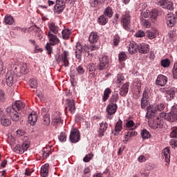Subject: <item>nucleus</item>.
Segmentation results:
<instances>
[{
  "instance_id": "nucleus-4",
  "label": "nucleus",
  "mask_w": 177,
  "mask_h": 177,
  "mask_svg": "<svg viewBox=\"0 0 177 177\" xmlns=\"http://www.w3.org/2000/svg\"><path fill=\"white\" fill-rule=\"evenodd\" d=\"M121 24L124 30H129L131 26V14L129 11H125L121 17Z\"/></svg>"
},
{
  "instance_id": "nucleus-23",
  "label": "nucleus",
  "mask_w": 177,
  "mask_h": 177,
  "mask_svg": "<svg viewBox=\"0 0 177 177\" xmlns=\"http://www.w3.org/2000/svg\"><path fill=\"white\" fill-rule=\"evenodd\" d=\"M157 113V109L156 106H148L147 107L146 118L149 119L150 117H153Z\"/></svg>"
},
{
  "instance_id": "nucleus-14",
  "label": "nucleus",
  "mask_w": 177,
  "mask_h": 177,
  "mask_svg": "<svg viewBox=\"0 0 177 177\" xmlns=\"http://www.w3.org/2000/svg\"><path fill=\"white\" fill-rule=\"evenodd\" d=\"M57 3L54 6V12L55 13H57V15H60L66 8V3L61 0H57Z\"/></svg>"
},
{
  "instance_id": "nucleus-9",
  "label": "nucleus",
  "mask_w": 177,
  "mask_h": 177,
  "mask_svg": "<svg viewBox=\"0 0 177 177\" xmlns=\"http://www.w3.org/2000/svg\"><path fill=\"white\" fill-rule=\"evenodd\" d=\"M6 111L8 114H10V116L11 117V120H12V121H15L16 122L21 120V113H18L19 111H16L10 108H6Z\"/></svg>"
},
{
  "instance_id": "nucleus-20",
  "label": "nucleus",
  "mask_w": 177,
  "mask_h": 177,
  "mask_svg": "<svg viewBox=\"0 0 177 177\" xmlns=\"http://www.w3.org/2000/svg\"><path fill=\"white\" fill-rule=\"evenodd\" d=\"M149 50H150V46L147 44H138V52L142 55H146V53H149Z\"/></svg>"
},
{
  "instance_id": "nucleus-33",
  "label": "nucleus",
  "mask_w": 177,
  "mask_h": 177,
  "mask_svg": "<svg viewBox=\"0 0 177 177\" xmlns=\"http://www.w3.org/2000/svg\"><path fill=\"white\" fill-rule=\"evenodd\" d=\"M48 28L50 32H53L54 34H57V32H59V30H60V28L53 22L48 25Z\"/></svg>"
},
{
  "instance_id": "nucleus-49",
  "label": "nucleus",
  "mask_w": 177,
  "mask_h": 177,
  "mask_svg": "<svg viewBox=\"0 0 177 177\" xmlns=\"http://www.w3.org/2000/svg\"><path fill=\"white\" fill-rule=\"evenodd\" d=\"M154 32H151L150 30L147 31V35L149 39H154L156 38V31H157V29L153 30Z\"/></svg>"
},
{
  "instance_id": "nucleus-7",
  "label": "nucleus",
  "mask_w": 177,
  "mask_h": 177,
  "mask_svg": "<svg viewBox=\"0 0 177 177\" xmlns=\"http://www.w3.org/2000/svg\"><path fill=\"white\" fill-rule=\"evenodd\" d=\"M156 5L162 9H167V10H174V3L169 0H158Z\"/></svg>"
},
{
  "instance_id": "nucleus-29",
  "label": "nucleus",
  "mask_w": 177,
  "mask_h": 177,
  "mask_svg": "<svg viewBox=\"0 0 177 177\" xmlns=\"http://www.w3.org/2000/svg\"><path fill=\"white\" fill-rule=\"evenodd\" d=\"M128 50L130 55H135V53H136V52L138 50V45L136 44L131 43L129 45Z\"/></svg>"
},
{
  "instance_id": "nucleus-39",
  "label": "nucleus",
  "mask_w": 177,
  "mask_h": 177,
  "mask_svg": "<svg viewBox=\"0 0 177 177\" xmlns=\"http://www.w3.org/2000/svg\"><path fill=\"white\" fill-rule=\"evenodd\" d=\"M24 139L25 142H24L21 145L22 148H24V151H27V150H28V148L30 147V143L28 142V137L24 136Z\"/></svg>"
},
{
  "instance_id": "nucleus-22",
  "label": "nucleus",
  "mask_w": 177,
  "mask_h": 177,
  "mask_svg": "<svg viewBox=\"0 0 177 177\" xmlns=\"http://www.w3.org/2000/svg\"><path fill=\"white\" fill-rule=\"evenodd\" d=\"M82 45L80 43H77L76 44V50H75V57L78 59V60H82Z\"/></svg>"
},
{
  "instance_id": "nucleus-17",
  "label": "nucleus",
  "mask_w": 177,
  "mask_h": 177,
  "mask_svg": "<svg viewBox=\"0 0 177 177\" xmlns=\"http://www.w3.org/2000/svg\"><path fill=\"white\" fill-rule=\"evenodd\" d=\"M168 82V77L164 75H158L156 80V84L159 86H165Z\"/></svg>"
},
{
  "instance_id": "nucleus-19",
  "label": "nucleus",
  "mask_w": 177,
  "mask_h": 177,
  "mask_svg": "<svg viewBox=\"0 0 177 177\" xmlns=\"http://www.w3.org/2000/svg\"><path fill=\"white\" fill-rule=\"evenodd\" d=\"M147 102H149V93L147 91H145L141 99V109H142V110H145L146 107H147Z\"/></svg>"
},
{
  "instance_id": "nucleus-44",
  "label": "nucleus",
  "mask_w": 177,
  "mask_h": 177,
  "mask_svg": "<svg viewBox=\"0 0 177 177\" xmlns=\"http://www.w3.org/2000/svg\"><path fill=\"white\" fill-rule=\"evenodd\" d=\"M118 93H115L112 95V96L109 99L110 104H115L116 102H118Z\"/></svg>"
},
{
  "instance_id": "nucleus-10",
  "label": "nucleus",
  "mask_w": 177,
  "mask_h": 177,
  "mask_svg": "<svg viewBox=\"0 0 177 177\" xmlns=\"http://www.w3.org/2000/svg\"><path fill=\"white\" fill-rule=\"evenodd\" d=\"M81 139V136L80 135V131L77 129H73L71 131L69 136V140L71 143H78Z\"/></svg>"
},
{
  "instance_id": "nucleus-13",
  "label": "nucleus",
  "mask_w": 177,
  "mask_h": 177,
  "mask_svg": "<svg viewBox=\"0 0 177 177\" xmlns=\"http://www.w3.org/2000/svg\"><path fill=\"white\" fill-rule=\"evenodd\" d=\"M66 102L65 110L70 111L71 114H74L75 113V102H74V100L66 99Z\"/></svg>"
},
{
  "instance_id": "nucleus-57",
  "label": "nucleus",
  "mask_w": 177,
  "mask_h": 177,
  "mask_svg": "<svg viewBox=\"0 0 177 177\" xmlns=\"http://www.w3.org/2000/svg\"><path fill=\"white\" fill-rule=\"evenodd\" d=\"M119 57V62H124L125 59H127V54H125V52L122 51L119 53L118 55Z\"/></svg>"
},
{
  "instance_id": "nucleus-58",
  "label": "nucleus",
  "mask_w": 177,
  "mask_h": 177,
  "mask_svg": "<svg viewBox=\"0 0 177 177\" xmlns=\"http://www.w3.org/2000/svg\"><path fill=\"white\" fill-rule=\"evenodd\" d=\"M177 136V127L171 128V132L170 133V138H176Z\"/></svg>"
},
{
  "instance_id": "nucleus-43",
  "label": "nucleus",
  "mask_w": 177,
  "mask_h": 177,
  "mask_svg": "<svg viewBox=\"0 0 177 177\" xmlns=\"http://www.w3.org/2000/svg\"><path fill=\"white\" fill-rule=\"evenodd\" d=\"M1 124L3 125V127H9L10 124H12V122L10 120L9 118H6V116H3L1 119Z\"/></svg>"
},
{
  "instance_id": "nucleus-6",
  "label": "nucleus",
  "mask_w": 177,
  "mask_h": 177,
  "mask_svg": "<svg viewBox=\"0 0 177 177\" xmlns=\"http://www.w3.org/2000/svg\"><path fill=\"white\" fill-rule=\"evenodd\" d=\"M156 5L162 9H167V10H174V3L169 0H158Z\"/></svg>"
},
{
  "instance_id": "nucleus-18",
  "label": "nucleus",
  "mask_w": 177,
  "mask_h": 177,
  "mask_svg": "<svg viewBox=\"0 0 177 177\" xmlns=\"http://www.w3.org/2000/svg\"><path fill=\"white\" fill-rule=\"evenodd\" d=\"M24 107H26V104L21 101L17 100L15 101V103L12 104V106H8L7 109H12V110H15V111H20V110H23Z\"/></svg>"
},
{
  "instance_id": "nucleus-60",
  "label": "nucleus",
  "mask_w": 177,
  "mask_h": 177,
  "mask_svg": "<svg viewBox=\"0 0 177 177\" xmlns=\"http://www.w3.org/2000/svg\"><path fill=\"white\" fill-rule=\"evenodd\" d=\"M93 158V155L92 154H87L86 156L83 158L84 162H89Z\"/></svg>"
},
{
  "instance_id": "nucleus-36",
  "label": "nucleus",
  "mask_w": 177,
  "mask_h": 177,
  "mask_svg": "<svg viewBox=\"0 0 177 177\" xmlns=\"http://www.w3.org/2000/svg\"><path fill=\"white\" fill-rule=\"evenodd\" d=\"M100 129H101V132H100L99 136H104V132H106V131H107V127H109V124H107V122H102L100 124Z\"/></svg>"
},
{
  "instance_id": "nucleus-27",
  "label": "nucleus",
  "mask_w": 177,
  "mask_h": 177,
  "mask_svg": "<svg viewBox=\"0 0 177 177\" xmlns=\"http://www.w3.org/2000/svg\"><path fill=\"white\" fill-rule=\"evenodd\" d=\"M53 124V125H57V124H62L63 120H62V117H60L59 113H56L52 116Z\"/></svg>"
},
{
  "instance_id": "nucleus-21",
  "label": "nucleus",
  "mask_w": 177,
  "mask_h": 177,
  "mask_svg": "<svg viewBox=\"0 0 177 177\" xmlns=\"http://www.w3.org/2000/svg\"><path fill=\"white\" fill-rule=\"evenodd\" d=\"M118 107L117 104H109L106 106V113H108L109 115H113V114L117 113Z\"/></svg>"
},
{
  "instance_id": "nucleus-63",
  "label": "nucleus",
  "mask_w": 177,
  "mask_h": 177,
  "mask_svg": "<svg viewBox=\"0 0 177 177\" xmlns=\"http://www.w3.org/2000/svg\"><path fill=\"white\" fill-rule=\"evenodd\" d=\"M16 132H17V136L18 138H20V136H24V135H25L26 133V131L21 129L17 130Z\"/></svg>"
},
{
  "instance_id": "nucleus-12",
  "label": "nucleus",
  "mask_w": 177,
  "mask_h": 177,
  "mask_svg": "<svg viewBox=\"0 0 177 177\" xmlns=\"http://www.w3.org/2000/svg\"><path fill=\"white\" fill-rule=\"evenodd\" d=\"M176 15L175 14L170 12L167 14L166 17V23L168 27H174L176 24Z\"/></svg>"
},
{
  "instance_id": "nucleus-51",
  "label": "nucleus",
  "mask_w": 177,
  "mask_h": 177,
  "mask_svg": "<svg viewBox=\"0 0 177 177\" xmlns=\"http://www.w3.org/2000/svg\"><path fill=\"white\" fill-rule=\"evenodd\" d=\"M29 86L30 88L35 89L37 86H38V82H37V80L35 79H30L29 81Z\"/></svg>"
},
{
  "instance_id": "nucleus-45",
  "label": "nucleus",
  "mask_w": 177,
  "mask_h": 177,
  "mask_svg": "<svg viewBox=\"0 0 177 177\" xmlns=\"http://www.w3.org/2000/svg\"><path fill=\"white\" fill-rule=\"evenodd\" d=\"M160 64L162 67H164V68H167L169 67V66H171V61L169 60V59L166 58L161 60Z\"/></svg>"
},
{
  "instance_id": "nucleus-32",
  "label": "nucleus",
  "mask_w": 177,
  "mask_h": 177,
  "mask_svg": "<svg viewBox=\"0 0 177 177\" xmlns=\"http://www.w3.org/2000/svg\"><path fill=\"white\" fill-rule=\"evenodd\" d=\"M103 15L106 17H109V19H111L113 17V15H114V12H113V8H111V7L110 6H108L104 10Z\"/></svg>"
},
{
  "instance_id": "nucleus-52",
  "label": "nucleus",
  "mask_w": 177,
  "mask_h": 177,
  "mask_svg": "<svg viewBox=\"0 0 177 177\" xmlns=\"http://www.w3.org/2000/svg\"><path fill=\"white\" fill-rule=\"evenodd\" d=\"M58 139L59 142H66L67 140V136L66 135V133L61 132L58 136Z\"/></svg>"
},
{
  "instance_id": "nucleus-35",
  "label": "nucleus",
  "mask_w": 177,
  "mask_h": 177,
  "mask_svg": "<svg viewBox=\"0 0 177 177\" xmlns=\"http://www.w3.org/2000/svg\"><path fill=\"white\" fill-rule=\"evenodd\" d=\"M97 23H99L100 26H106V23H109V19L104 15H102L98 17Z\"/></svg>"
},
{
  "instance_id": "nucleus-15",
  "label": "nucleus",
  "mask_w": 177,
  "mask_h": 177,
  "mask_svg": "<svg viewBox=\"0 0 177 177\" xmlns=\"http://www.w3.org/2000/svg\"><path fill=\"white\" fill-rule=\"evenodd\" d=\"M47 37L48 38L50 45L55 46V45H59V44H60V39L57 38L56 35L50 32V31L48 32Z\"/></svg>"
},
{
  "instance_id": "nucleus-24",
  "label": "nucleus",
  "mask_w": 177,
  "mask_h": 177,
  "mask_svg": "<svg viewBox=\"0 0 177 177\" xmlns=\"http://www.w3.org/2000/svg\"><path fill=\"white\" fill-rule=\"evenodd\" d=\"M169 147L165 148L162 151V158L165 162L169 163L171 161V156L169 155Z\"/></svg>"
},
{
  "instance_id": "nucleus-34",
  "label": "nucleus",
  "mask_w": 177,
  "mask_h": 177,
  "mask_svg": "<svg viewBox=\"0 0 177 177\" xmlns=\"http://www.w3.org/2000/svg\"><path fill=\"white\" fill-rule=\"evenodd\" d=\"M28 67L27 66L26 63H22L20 64L19 74H23L24 75H26V74H28Z\"/></svg>"
},
{
  "instance_id": "nucleus-42",
  "label": "nucleus",
  "mask_w": 177,
  "mask_h": 177,
  "mask_svg": "<svg viewBox=\"0 0 177 177\" xmlns=\"http://www.w3.org/2000/svg\"><path fill=\"white\" fill-rule=\"evenodd\" d=\"M110 93H111V89L107 88L104 91V96L102 97V102H106L109 97H110Z\"/></svg>"
},
{
  "instance_id": "nucleus-59",
  "label": "nucleus",
  "mask_w": 177,
  "mask_h": 177,
  "mask_svg": "<svg viewBox=\"0 0 177 177\" xmlns=\"http://www.w3.org/2000/svg\"><path fill=\"white\" fill-rule=\"evenodd\" d=\"M119 44H120V36H118V35H116L113 37V45L115 46H118Z\"/></svg>"
},
{
  "instance_id": "nucleus-47",
  "label": "nucleus",
  "mask_w": 177,
  "mask_h": 177,
  "mask_svg": "<svg viewBox=\"0 0 177 177\" xmlns=\"http://www.w3.org/2000/svg\"><path fill=\"white\" fill-rule=\"evenodd\" d=\"M62 34L63 39H68V38H70V34H71V32L69 29H64L62 31Z\"/></svg>"
},
{
  "instance_id": "nucleus-62",
  "label": "nucleus",
  "mask_w": 177,
  "mask_h": 177,
  "mask_svg": "<svg viewBox=\"0 0 177 177\" xmlns=\"http://www.w3.org/2000/svg\"><path fill=\"white\" fill-rule=\"evenodd\" d=\"M145 31L143 30H138L135 35V36L137 37V38H142L145 37Z\"/></svg>"
},
{
  "instance_id": "nucleus-61",
  "label": "nucleus",
  "mask_w": 177,
  "mask_h": 177,
  "mask_svg": "<svg viewBox=\"0 0 177 177\" xmlns=\"http://www.w3.org/2000/svg\"><path fill=\"white\" fill-rule=\"evenodd\" d=\"M157 111H162L165 109V105L164 104H159L155 106Z\"/></svg>"
},
{
  "instance_id": "nucleus-5",
  "label": "nucleus",
  "mask_w": 177,
  "mask_h": 177,
  "mask_svg": "<svg viewBox=\"0 0 177 177\" xmlns=\"http://www.w3.org/2000/svg\"><path fill=\"white\" fill-rule=\"evenodd\" d=\"M149 126L153 129H157L163 128L164 121L158 118H150L148 122Z\"/></svg>"
},
{
  "instance_id": "nucleus-40",
  "label": "nucleus",
  "mask_w": 177,
  "mask_h": 177,
  "mask_svg": "<svg viewBox=\"0 0 177 177\" xmlns=\"http://www.w3.org/2000/svg\"><path fill=\"white\" fill-rule=\"evenodd\" d=\"M43 124L46 127H49V125H50V115L49 114H46L44 115Z\"/></svg>"
},
{
  "instance_id": "nucleus-53",
  "label": "nucleus",
  "mask_w": 177,
  "mask_h": 177,
  "mask_svg": "<svg viewBox=\"0 0 177 177\" xmlns=\"http://www.w3.org/2000/svg\"><path fill=\"white\" fill-rule=\"evenodd\" d=\"M76 71L79 75H82V74H85V69H84V66L82 65H80L76 67Z\"/></svg>"
},
{
  "instance_id": "nucleus-26",
  "label": "nucleus",
  "mask_w": 177,
  "mask_h": 177,
  "mask_svg": "<svg viewBox=\"0 0 177 177\" xmlns=\"http://www.w3.org/2000/svg\"><path fill=\"white\" fill-rule=\"evenodd\" d=\"M128 91H129V83L127 82L122 85L120 90V96L124 97V96L128 94Z\"/></svg>"
},
{
  "instance_id": "nucleus-2",
  "label": "nucleus",
  "mask_w": 177,
  "mask_h": 177,
  "mask_svg": "<svg viewBox=\"0 0 177 177\" xmlns=\"http://www.w3.org/2000/svg\"><path fill=\"white\" fill-rule=\"evenodd\" d=\"M109 67V57L102 55L99 58V62L97 65V70L99 71H106Z\"/></svg>"
},
{
  "instance_id": "nucleus-48",
  "label": "nucleus",
  "mask_w": 177,
  "mask_h": 177,
  "mask_svg": "<svg viewBox=\"0 0 177 177\" xmlns=\"http://www.w3.org/2000/svg\"><path fill=\"white\" fill-rule=\"evenodd\" d=\"M141 136L142 139H149L151 138V134H150V132L146 129H143L141 131Z\"/></svg>"
},
{
  "instance_id": "nucleus-30",
  "label": "nucleus",
  "mask_w": 177,
  "mask_h": 177,
  "mask_svg": "<svg viewBox=\"0 0 177 177\" xmlns=\"http://www.w3.org/2000/svg\"><path fill=\"white\" fill-rule=\"evenodd\" d=\"M126 128L127 129H129L130 131H135L137 127L135 125V122L133 120H126Z\"/></svg>"
},
{
  "instance_id": "nucleus-16",
  "label": "nucleus",
  "mask_w": 177,
  "mask_h": 177,
  "mask_svg": "<svg viewBox=\"0 0 177 177\" xmlns=\"http://www.w3.org/2000/svg\"><path fill=\"white\" fill-rule=\"evenodd\" d=\"M177 92V88L175 87L170 88L166 91L165 97L167 102H171L175 99V93Z\"/></svg>"
},
{
  "instance_id": "nucleus-25",
  "label": "nucleus",
  "mask_w": 177,
  "mask_h": 177,
  "mask_svg": "<svg viewBox=\"0 0 177 177\" xmlns=\"http://www.w3.org/2000/svg\"><path fill=\"white\" fill-rule=\"evenodd\" d=\"M40 174L41 177H47L49 175V165L48 163L41 166Z\"/></svg>"
},
{
  "instance_id": "nucleus-56",
  "label": "nucleus",
  "mask_w": 177,
  "mask_h": 177,
  "mask_svg": "<svg viewBox=\"0 0 177 177\" xmlns=\"http://www.w3.org/2000/svg\"><path fill=\"white\" fill-rule=\"evenodd\" d=\"M23 147L21 145H17L15 149L16 151H18L19 154H24V149H23Z\"/></svg>"
},
{
  "instance_id": "nucleus-55",
  "label": "nucleus",
  "mask_w": 177,
  "mask_h": 177,
  "mask_svg": "<svg viewBox=\"0 0 177 177\" xmlns=\"http://www.w3.org/2000/svg\"><path fill=\"white\" fill-rule=\"evenodd\" d=\"M172 74L174 80H177V62L174 63V64Z\"/></svg>"
},
{
  "instance_id": "nucleus-37",
  "label": "nucleus",
  "mask_w": 177,
  "mask_h": 177,
  "mask_svg": "<svg viewBox=\"0 0 177 177\" xmlns=\"http://www.w3.org/2000/svg\"><path fill=\"white\" fill-rule=\"evenodd\" d=\"M106 0H90L89 3L92 8H97L98 5H102V3H104Z\"/></svg>"
},
{
  "instance_id": "nucleus-41",
  "label": "nucleus",
  "mask_w": 177,
  "mask_h": 177,
  "mask_svg": "<svg viewBox=\"0 0 177 177\" xmlns=\"http://www.w3.org/2000/svg\"><path fill=\"white\" fill-rule=\"evenodd\" d=\"M125 80V77H124V74L119 73L115 77V83L116 84H124V81Z\"/></svg>"
},
{
  "instance_id": "nucleus-11",
  "label": "nucleus",
  "mask_w": 177,
  "mask_h": 177,
  "mask_svg": "<svg viewBox=\"0 0 177 177\" xmlns=\"http://www.w3.org/2000/svg\"><path fill=\"white\" fill-rule=\"evenodd\" d=\"M166 118L170 122H174V121H176L177 120V105L173 106L171 110L169 113L165 115Z\"/></svg>"
},
{
  "instance_id": "nucleus-1",
  "label": "nucleus",
  "mask_w": 177,
  "mask_h": 177,
  "mask_svg": "<svg viewBox=\"0 0 177 177\" xmlns=\"http://www.w3.org/2000/svg\"><path fill=\"white\" fill-rule=\"evenodd\" d=\"M55 60L57 63H63L62 66L70 67V53L67 50H64L62 53L55 57Z\"/></svg>"
},
{
  "instance_id": "nucleus-8",
  "label": "nucleus",
  "mask_w": 177,
  "mask_h": 177,
  "mask_svg": "<svg viewBox=\"0 0 177 177\" xmlns=\"http://www.w3.org/2000/svg\"><path fill=\"white\" fill-rule=\"evenodd\" d=\"M156 5L162 9H167V10H174V3L169 0H158Z\"/></svg>"
},
{
  "instance_id": "nucleus-64",
  "label": "nucleus",
  "mask_w": 177,
  "mask_h": 177,
  "mask_svg": "<svg viewBox=\"0 0 177 177\" xmlns=\"http://www.w3.org/2000/svg\"><path fill=\"white\" fill-rule=\"evenodd\" d=\"M5 74V69H3V62L0 60V75Z\"/></svg>"
},
{
  "instance_id": "nucleus-28",
  "label": "nucleus",
  "mask_w": 177,
  "mask_h": 177,
  "mask_svg": "<svg viewBox=\"0 0 177 177\" xmlns=\"http://www.w3.org/2000/svg\"><path fill=\"white\" fill-rule=\"evenodd\" d=\"M121 131H122V120H121V119H119L115 124V133H113V134L118 135V133H120Z\"/></svg>"
},
{
  "instance_id": "nucleus-31",
  "label": "nucleus",
  "mask_w": 177,
  "mask_h": 177,
  "mask_svg": "<svg viewBox=\"0 0 177 177\" xmlns=\"http://www.w3.org/2000/svg\"><path fill=\"white\" fill-rule=\"evenodd\" d=\"M97 39H99V36L97 35V33L95 32H91L88 37L89 42L91 44H96V42H97Z\"/></svg>"
},
{
  "instance_id": "nucleus-3",
  "label": "nucleus",
  "mask_w": 177,
  "mask_h": 177,
  "mask_svg": "<svg viewBox=\"0 0 177 177\" xmlns=\"http://www.w3.org/2000/svg\"><path fill=\"white\" fill-rule=\"evenodd\" d=\"M19 75L17 67H15V71H9L6 75V82L8 86H12L15 83V77Z\"/></svg>"
},
{
  "instance_id": "nucleus-50",
  "label": "nucleus",
  "mask_w": 177,
  "mask_h": 177,
  "mask_svg": "<svg viewBox=\"0 0 177 177\" xmlns=\"http://www.w3.org/2000/svg\"><path fill=\"white\" fill-rule=\"evenodd\" d=\"M88 70L91 74H95V71H96V67L95 66V64H88Z\"/></svg>"
},
{
  "instance_id": "nucleus-38",
  "label": "nucleus",
  "mask_w": 177,
  "mask_h": 177,
  "mask_svg": "<svg viewBox=\"0 0 177 177\" xmlns=\"http://www.w3.org/2000/svg\"><path fill=\"white\" fill-rule=\"evenodd\" d=\"M28 120L31 125H35L37 121L38 120V116L35 114L30 113L28 116Z\"/></svg>"
},
{
  "instance_id": "nucleus-46",
  "label": "nucleus",
  "mask_w": 177,
  "mask_h": 177,
  "mask_svg": "<svg viewBox=\"0 0 177 177\" xmlns=\"http://www.w3.org/2000/svg\"><path fill=\"white\" fill-rule=\"evenodd\" d=\"M6 24H9L10 26L15 23V18L12 15L6 16L4 18Z\"/></svg>"
},
{
  "instance_id": "nucleus-54",
  "label": "nucleus",
  "mask_w": 177,
  "mask_h": 177,
  "mask_svg": "<svg viewBox=\"0 0 177 177\" xmlns=\"http://www.w3.org/2000/svg\"><path fill=\"white\" fill-rule=\"evenodd\" d=\"M6 100V94L5 91L0 89V103H3Z\"/></svg>"
}]
</instances>
